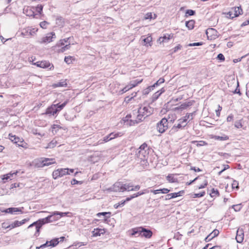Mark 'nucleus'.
<instances>
[{
	"mask_svg": "<svg viewBox=\"0 0 249 249\" xmlns=\"http://www.w3.org/2000/svg\"><path fill=\"white\" fill-rule=\"evenodd\" d=\"M233 11H229L227 13L228 17L233 18L234 17H237L243 13L242 9L241 7H235L232 8Z\"/></svg>",
	"mask_w": 249,
	"mask_h": 249,
	"instance_id": "9",
	"label": "nucleus"
},
{
	"mask_svg": "<svg viewBox=\"0 0 249 249\" xmlns=\"http://www.w3.org/2000/svg\"><path fill=\"white\" fill-rule=\"evenodd\" d=\"M74 172L73 169L68 168H60L54 170L53 172V178L56 179L59 178H61L66 175H70L71 173H72Z\"/></svg>",
	"mask_w": 249,
	"mask_h": 249,
	"instance_id": "5",
	"label": "nucleus"
},
{
	"mask_svg": "<svg viewBox=\"0 0 249 249\" xmlns=\"http://www.w3.org/2000/svg\"><path fill=\"white\" fill-rule=\"evenodd\" d=\"M101 158V157L98 154H94L92 155L90 158V161L93 163H95L98 161Z\"/></svg>",
	"mask_w": 249,
	"mask_h": 249,
	"instance_id": "29",
	"label": "nucleus"
},
{
	"mask_svg": "<svg viewBox=\"0 0 249 249\" xmlns=\"http://www.w3.org/2000/svg\"><path fill=\"white\" fill-rule=\"evenodd\" d=\"M57 143V142L56 140H52L50 143H49L46 147H45V148H53L54 147Z\"/></svg>",
	"mask_w": 249,
	"mask_h": 249,
	"instance_id": "39",
	"label": "nucleus"
},
{
	"mask_svg": "<svg viewBox=\"0 0 249 249\" xmlns=\"http://www.w3.org/2000/svg\"><path fill=\"white\" fill-rule=\"evenodd\" d=\"M142 40L144 43V45L147 46H151V44H150V43L151 42V41L152 40V38L151 36H148L146 37H145L144 38H143L142 39Z\"/></svg>",
	"mask_w": 249,
	"mask_h": 249,
	"instance_id": "32",
	"label": "nucleus"
},
{
	"mask_svg": "<svg viewBox=\"0 0 249 249\" xmlns=\"http://www.w3.org/2000/svg\"><path fill=\"white\" fill-rule=\"evenodd\" d=\"M67 85V83L66 81V80H62L59 82H57V83H55L53 85V87L54 88L56 87H66Z\"/></svg>",
	"mask_w": 249,
	"mask_h": 249,
	"instance_id": "30",
	"label": "nucleus"
},
{
	"mask_svg": "<svg viewBox=\"0 0 249 249\" xmlns=\"http://www.w3.org/2000/svg\"><path fill=\"white\" fill-rule=\"evenodd\" d=\"M151 192L155 195L158 194L159 193L167 194L170 192V190L167 188H163L155 190H151Z\"/></svg>",
	"mask_w": 249,
	"mask_h": 249,
	"instance_id": "24",
	"label": "nucleus"
},
{
	"mask_svg": "<svg viewBox=\"0 0 249 249\" xmlns=\"http://www.w3.org/2000/svg\"><path fill=\"white\" fill-rule=\"evenodd\" d=\"M74 60V58L71 56H65L64 58L65 62L68 64H70L72 63V61Z\"/></svg>",
	"mask_w": 249,
	"mask_h": 249,
	"instance_id": "38",
	"label": "nucleus"
},
{
	"mask_svg": "<svg viewBox=\"0 0 249 249\" xmlns=\"http://www.w3.org/2000/svg\"><path fill=\"white\" fill-rule=\"evenodd\" d=\"M124 192L125 191H132V188H133V185L130 183H126L124 184Z\"/></svg>",
	"mask_w": 249,
	"mask_h": 249,
	"instance_id": "37",
	"label": "nucleus"
},
{
	"mask_svg": "<svg viewBox=\"0 0 249 249\" xmlns=\"http://www.w3.org/2000/svg\"><path fill=\"white\" fill-rule=\"evenodd\" d=\"M106 232L105 230L104 229L97 228L94 229V231H92V233H105Z\"/></svg>",
	"mask_w": 249,
	"mask_h": 249,
	"instance_id": "43",
	"label": "nucleus"
},
{
	"mask_svg": "<svg viewBox=\"0 0 249 249\" xmlns=\"http://www.w3.org/2000/svg\"><path fill=\"white\" fill-rule=\"evenodd\" d=\"M183 124V123H180L179 122H178V124L177 125H175L173 126L172 129L174 130V131H177L178 129L184 127L187 124Z\"/></svg>",
	"mask_w": 249,
	"mask_h": 249,
	"instance_id": "36",
	"label": "nucleus"
},
{
	"mask_svg": "<svg viewBox=\"0 0 249 249\" xmlns=\"http://www.w3.org/2000/svg\"><path fill=\"white\" fill-rule=\"evenodd\" d=\"M173 36V34H167L164 35L162 37H160L159 38L158 41L160 42V43L163 42L164 41H168L170 38H171Z\"/></svg>",
	"mask_w": 249,
	"mask_h": 249,
	"instance_id": "26",
	"label": "nucleus"
},
{
	"mask_svg": "<svg viewBox=\"0 0 249 249\" xmlns=\"http://www.w3.org/2000/svg\"><path fill=\"white\" fill-rule=\"evenodd\" d=\"M154 17H153V14L152 13L149 12L146 14L145 15V19H151L152 18H156V15L155 14H154Z\"/></svg>",
	"mask_w": 249,
	"mask_h": 249,
	"instance_id": "44",
	"label": "nucleus"
},
{
	"mask_svg": "<svg viewBox=\"0 0 249 249\" xmlns=\"http://www.w3.org/2000/svg\"><path fill=\"white\" fill-rule=\"evenodd\" d=\"M210 195L212 197H215L219 196V193L217 189L212 188L211 192L210 193Z\"/></svg>",
	"mask_w": 249,
	"mask_h": 249,
	"instance_id": "34",
	"label": "nucleus"
},
{
	"mask_svg": "<svg viewBox=\"0 0 249 249\" xmlns=\"http://www.w3.org/2000/svg\"><path fill=\"white\" fill-rule=\"evenodd\" d=\"M67 103H68V102L66 101L61 105H59V104H55V105H56V106L55 107V109L56 110V113L58 112H59L60 110H61L66 105Z\"/></svg>",
	"mask_w": 249,
	"mask_h": 249,
	"instance_id": "31",
	"label": "nucleus"
},
{
	"mask_svg": "<svg viewBox=\"0 0 249 249\" xmlns=\"http://www.w3.org/2000/svg\"><path fill=\"white\" fill-rule=\"evenodd\" d=\"M131 117V115H127L123 119V121L124 123L126 124V125H129L130 126L133 125L135 124H137L135 122V120H130V118Z\"/></svg>",
	"mask_w": 249,
	"mask_h": 249,
	"instance_id": "17",
	"label": "nucleus"
},
{
	"mask_svg": "<svg viewBox=\"0 0 249 249\" xmlns=\"http://www.w3.org/2000/svg\"><path fill=\"white\" fill-rule=\"evenodd\" d=\"M23 13L27 16H35L34 12L29 7H27L26 8H24L23 9Z\"/></svg>",
	"mask_w": 249,
	"mask_h": 249,
	"instance_id": "25",
	"label": "nucleus"
},
{
	"mask_svg": "<svg viewBox=\"0 0 249 249\" xmlns=\"http://www.w3.org/2000/svg\"><path fill=\"white\" fill-rule=\"evenodd\" d=\"M164 82V79L163 78H160L157 82L155 83L153 86H154V87L156 86H158Z\"/></svg>",
	"mask_w": 249,
	"mask_h": 249,
	"instance_id": "52",
	"label": "nucleus"
},
{
	"mask_svg": "<svg viewBox=\"0 0 249 249\" xmlns=\"http://www.w3.org/2000/svg\"><path fill=\"white\" fill-rule=\"evenodd\" d=\"M142 81V79L139 80L136 79L134 81H132L130 82L129 84L130 87H131V89L136 86L138 84L141 83Z\"/></svg>",
	"mask_w": 249,
	"mask_h": 249,
	"instance_id": "35",
	"label": "nucleus"
},
{
	"mask_svg": "<svg viewBox=\"0 0 249 249\" xmlns=\"http://www.w3.org/2000/svg\"><path fill=\"white\" fill-rule=\"evenodd\" d=\"M161 95V92H160V91H157L155 92L152 96L153 100H157L159 97Z\"/></svg>",
	"mask_w": 249,
	"mask_h": 249,
	"instance_id": "53",
	"label": "nucleus"
},
{
	"mask_svg": "<svg viewBox=\"0 0 249 249\" xmlns=\"http://www.w3.org/2000/svg\"><path fill=\"white\" fill-rule=\"evenodd\" d=\"M109 138L111 139V140L119 136V134L118 133H111L109 135Z\"/></svg>",
	"mask_w": 249,
	"mask_h": 249,
	"instance_id": "60",
	"label": "nucleus"
},
{
	"mask_svg": "<svg viewBox=\"0 0 249 249\" xmlns=\"http://www.w3.org/2000/svg\"><path fill=\"white\" fill-rule=\"evenodd\" d=\"M37 31V29H36L35 28L27 27L22 30L21 34L24 37H29L34 36Z\"/></svg>",
	"mask_w": 249,
	"mask_h": 249,
	"instance_id": "8",
	"label": "nucleus"
},
{
	"mask_svg": "<svg viewBox=\"0 0 249 249\" xmlns=\"http://www.w3.org/2000/svg\"><path fill=\"white\" fill-rule=\"evenodd\" d=\"M168 123L167 120L165 118H162L157 124V130L160 133L164 132L168 127Z\"/></svg>",
	"mask_w": 249,
	"mask_h": 249,
	"instance_id": "6",
	"label": "nucleus"
},
{
	"mask_svg": "<svg viewBox=\"0 0 249 249\" xmlns=\"http://www.w3.org/2000/svg\"><path fill=\"white\" fill-rule=\"evenodd\" d=\"M65 42L64 41H63V39H60L57 43L56 44L53 46L54 50H56V48L57 47H60L62 46H64Z\"/></svg>",
	"mask_w": 249,
	"mask_h": 249,
	"instance_id": "47",
	"label": "nucleus"
},
{
	"mask_svg": "<svg viewBox=\"0 0 249 249\" xmlns=\"http://www.w3.org/2000/svg\"><path fill=\"white\" fill-rule=\"evenodd\" d=\"M96 216L100 218L101 216H103V220L105 221L107 220L108 218H109L111 216V213L110 212H102V213H99L96 214Z\"/></svg>",
	"mask_w": 249,
	"mask_h": 249,
	"instance_id": "20",
	"label": "nucleus"
},
{
	"mask_svg": "<svg viewBox=\"0 0 249 249\" xmlns=\"http://www.w3.org/2000/svg\"><path fill=\"white\" fill-rule=\"evenodd\" d=\"M193 101H189L182 104L180 106L174 108V110H182L185 109L193 105Z\"/></svg>",
	"mask_w": 249,
	"mask_h": 249,
	"instance_id": "14",
	"label": "nucleus"
},
{
	"mask_svg": "<svg viewBox=\"0 0 249 249\" xmlns=\"http://www.w3.org/2000/svg\"><path fill=\"white\" fill-rule=\"evenodd\" d=\"M124 184L121 182H117L114 184L111 189L114 192H124Z\"/></svg>",
	"mask_w": 249,
	"mask_h": 249,
	"instance_id": "13",
	"label": "nucleus"
},
{
	"mask_svg": "<svg viewBox=\"0 0 249 249\" xmlns=\"http://www.w3.org/2000/svg\"><path fill=\"white\" fill-rule=\"evenodd\" d=\"M136 94H137V93L135 92V93H132L131 97H130L129 96L126 97L124 98V102L127 104L129 102H130L132 100V99H133V98L134 97H135L136 96Z\"/></svg>",
	"mask_w": 249,
	"mask_h": 249,
	"instance_id": "40",
	"label": "nucleus"
},
{
	"mask_svg": "<svg viewBox=\"0 0 249 249\" xmlns=\"http://www.w3.org/2000/svg\"><path fill=\"white\" fill-rule=\"evenodd\" d=\"M132 233H142V232H145L146 233H153L152 231L150 230H147L142 227L133 228L132 229Z\"/></svg>",
	"mask_w": 249,
	"mask_h": 249,
	"instance_id": "12",
	"label": "nucleus"
},
{
	"mask_svg": "<svg viewBox=\"0 0 249 249\" xmlns=\"http://www.w3.org/2000/svg\"><path fill=\"white\" fill-rule=\"evenodd\" d=\"M130 89H131V87H130L129 85L126 86L124 88H123L122 89V90H121L122 93H124L126 92L127 91L129 90Z\"/></svg>",
	"mask_w": 249,
	"mask_h": 249,
	"instance_id": "59",
	"label": "nucleus"
},
{
	"mask_svg": "<svg viewBox=\"0 0 249 249\" xmlns=\"http://www.w3.org/2000/svg\"><path fill=\"white\" fill-rule=\"evenodd\" d=\"M4 212L6 213L14 214L16 212H21L22 211L20 208L13 207L6 209Z\"/></svg>",
	"mask_w": 249,
	"mask_h": 249,
	"instance_id": "21",
	"label": "nucleus"
},
{
	"mask_svg": "<svg viewBox=\"0 0 249 249\" xmlns=\"http://www.w3.org/2000/svg\"><path fill=\"white\" fill-rule=\"evenodd\" d=\"M206 34L208 38L213 39L215 38L217 36V31L213 28H209L206 31Z\"/></svg>",
	"mask_w": 249,
	"mask_h": 249,
	"instance_id": "11",
	"label": "nucleus"
},
{
	"mask_svg": "<svg viewBox=\"0 0 249 249\" xmlns=\"http://www.w3.org/2000/svg\"><path fill=\"white\" fill-rule=\"evenodd\" d=\"M153 112V108L149 106L141 107L138 110V115L135 120L136 123L142 121L146 117L151 115Z\"/></svg>",
	"mask_w": 249,
	"mask_h": 249,
	"instance_id": "3",
	"label": "nucleus"
},
{
	"mask_svg": "<svg viewBox=\"0 0 249 249\" xmlns=\"http://www.w3.org/2000/svg\"><path fill=\"white\" fill-rule=\"evenodd\" d=\"M195 21L194 20H190L189 21H186L185 23L186 26L189 30H192L194 27Z\"/></svg>",
	"mask_w": 249,
	"mask_h": 249,
	"instance_id": "33",
	"label": "nucleus"
},
{
	"mask_svg": "<svg viewBox=\"0 0 249 249\" xmlns=\"http://www.w3.org/2000/svg\"><path fill=\"white\" fill-rule=\"evenodd\" d=\"M186 14L189 16H193L195 14V11L193 10H187Z\"/></svg>",
	"mask_w": 249,
	"mask_h": 249,
	"instance_id": "64",
	"label": "nucleus"
},
{
	"mask_svg": "<svg viewBox=\"0 0 249 249\" xmlns=\"http://www.w3.org/2000/svg\"><path fill=\"white\" fill-rule=\"evenodd\" d=\"M10 139L15 143H18V140H19V138L17 137L16 136L12 135L11 134H9Z\"/></svg>",
	"mask_w": 249,
	"mask_h": 249,
	"instance_id": "46",
	"label": "nucleus"
},
{
	"mask_svg": "<svg viewBox=\"0 0 249 249\" xmlns=\"http://www.w3.org/2000/svg\"><path fill=\"white\" fill-rule=\"evenodd\" d=\"M244 234H236L235 239L238 243H241L244 240Z\"/></svg>",
	"mask_w": 249,
	"mask_h": 249,
	"instance_id": "42",
	"label": "nucleus"
},
{
	"mask_svg": "<svg viewBox=\"0 0 249 249\" xmlns=\"http://www.w3.org/2000/svg\"><path fill=\"white\" fill-rule=\"evenodd\" d=\"M218 234H214L213 236H211V234H209L205 238V241L206 242H209L213 238H214L215 237L217 236Z\"/></svg>",
	"mask_w": 249,
	"mask_h": 249,
	"instance_id": "54",
	"label": "nucleus"
},
{
	"mask_svg": "<svg viewBox=\"0 0 249 249\" xmlns=\"http://www.w3.org/2000/svg\"><path fill=\"white\" fill-rule=\"evenodd\" d=\"M56 37L55 34L54 32L48 33L45 37L41 38L39 41L40 43H50L53 41V38Z\"/></svg>",
	"mask_w": 249,
	"mask_h": 249,
	"instance_id": "10",
	"label": "nucleus"
},
{
	"mask_svg": "<svg viewBox=\"0 0 249 249\" xmlns=\"http://www.w3.org/2000/svg\"><path fill=\"white\" fill-rule=\"evenodd\" d=\"M149 153V148L145 143L142 144L136 152V157L137 160L143 166H147L148 164L147 158Z\"/></svg>",
	"mask_w": 249,
	"mask_h": 249,
	"instance_id": "2",
	"label": "nucleus"
},
{
	"mask_svg": "<svg viewBox=\"0 0 249 249\" xmlns=\"http://www.w3.org/2000/svg\"><path fill=\"white\" fill-rule=\"evenodd\" d=\"M64 24V19L62 17H57L56 18V24L58 26L63 27Z\"/></svg>",
	"mask_w": 249,
	"mask_h": 249,
	"instance_id": "27",
	"label": "nucleus"
},
{
	"mask_svg": "<svg viewBox=\"0 0 249 249\" xmlns=\"http://www.w3.org/2000/svg\"><path fill=\"white\" fill-rule=\"evenodd\" d=\"M208 184V182L206 180H205L204 181V183L203 184H201L200 185H199L198 187V188L199 189H202V188H205Z\"/></svg>",
	"mask_w": 249,
	"mask_h": 249,
	"instance_id": "63",
	"label": "nucleus"
},
{
	"mask_svg": "<svg viewBox=\"0 0 249 249\" xmlns=\"http://www.w3.org/2000/svg\"><path fill=\"white\" fill-rule=\"evenodd\" d=\"M40 68H48L50 67V69L51 70L52 68H53V64H51L49 61H42L39 63Z\"/></svg>",
	"mask_w": 249,
	"mask_h": 249,
	"instance_id": "19",
	"label": "nucleus"
},
{
	"mask_svg": "<svg viewBox=\"0 0 249 249\" xmlns=\"http://www.w3.org/2000/svg\"><path fill=\"white\" fill-rule=\"evenodd\" d=\"M205 194V192H201L200 193H196V194H195L194 195V197L195 198V197H202V196H203Z\"/></svg>",
	"mask_w": 249,
	"mask_h": 249,
	"instance_id": "58",
	"label": "nucleus"
},
{
	"mask_svg": "<svg viewBox=\"0 0 249 249\" xmlns=\"http://www.w3.org/2000/svg\"><path fill=\"white\" fill-rule=\"evenodd\" d=\"M101 234H92L90 236H89V241L90 242H92L95 239H94V238L98 236H100Z\"/></svg>",
	"mask_w": 249,
	"mask_h": 249,
	"instance_id": "57",
	"label": "nucleus"
},
{
	"mask_svg": "<svg viewBox=\"0 0 249 249\" xmlns=\"http://www.w3.org/2000/svg\"><path fill=\"white\" fill-rule=\"evenodd\" d=\"M166 196H167V197L165 199L167 200V199H172L173 198H175L176 195L175 194V193H171V194H167Z\"/></svg>",
	"mask_w": 249,
	"mask_h": 249,
	"instance_id": "56",
	"label": "nucleus"
},
{
	"mask_svg": "<svg viewBox=\"0 0 249 249\" xmlns=\"http://www.w3.org/2000/svg\"><path fill=\"white\" fill-rule=\"evenodd\" d=\"M231 186H232V188H238V182L236 180H233V182L231 184Z\"/></svg>",
	"mask_w": 249,
	"mask_h": 249,
	"instance_id": "62",
	"label": "nucleus"
},
{
	"mask_svg": "<svg viewBox=\"0 0 249 249\" xmlns=\"http://www.w3.org/2000/svg\"><path fill=\"white\" fill-rule=\"evenodd\" d=\"M154 86H151L148 87L146 89H145L144 93L148 94L151 90L154 89Z\"/></svg>",
	"mask_w": 249,
	"mask_h": 249,
	"instance_id": "61",
	"label": "nucleus"
},
{
	"mask_svg": "<svg viewBox=\"0 0 249 249\" xmlns=\"http://www.w3.org/2000/svg\"><path fill=\"white\" fill-rule=\"evenodd\" d=\"M40 26L43 29H46L49 23L46 21H42L40 23Z\"/></svg>",
	"mask_w": 249,
	"mask_h": 249,
	"instance_id": "50",
	"label": "nucleus"
},
{
	"mask_svg": "<svg viewBox=\"0 0 249 249\" xmlns=\"http://www.w3.org/2000/svg\"><path fill=\"white\" fill-rule=\"evenodd\" d=\"M26 219L22 220L21 221H15L12 224H9L7 222H4L2 224V227L4 229H9V230L12 229L15 227H18L22 224H24Z\"/></svg>",
	"mask_w": 249,
	"mask_h": 249,
	"instance_id": "7",
	"label": "nucleus"
},
{
	"mask_svg": "<svg viewBox=\"0 0 249 249\" xmlns=\"http://www.w3.org/2000/svg\"><path fill=\"white\" fill-rule=\"evenodd\" d=\"M234 126L237 128H242L243 126V125L242 124V122L241 120L237 121L235 122Z\"/></svg>",
	"mask_w": 249,
	"mask_h": 249,
	"instance_id": "49",
	"label": "nucleus"
},
{
	"mask_svg": "<svg viewBox=\"0 0 249 249\" xmlns=\"http://www.w3.org/2000/svg\"><path fill=\"white\" fill-rule=\"evenodd\" d=\"M65 239L64 236L60 238H55L50 241H47L45 243L41 245L39 247H36V249H48V248L54 247L57 245L59 243L62 242Z\"/></svg>",
	"mask_w": 249,
	"mask_h": 249,
	"instance_id": "4",
	"label": "nucleus"
},
{
	"mask_svg": "<svg viewBox=\"0 0 249 249\" xmlns=\"http://www.w3.org/2000/svg\"><path fill=\"white\" fill-rule=\"evenodd\" d=\"M42 163L43 164V166H48L51 164L55 163L54 159H49V158H43Z\"/></svg>",
	"mask_w": 249,
	"mask_h": 249,
	"instance_id": "22",
	"label": "nucleus"
},
{
	"mask_svg": "<svg viewBox=\"0 0 249 249\" xmlns=\"http://www.w3.org/2000/svg\"><path fill=\"white\" fill-rule=\"evenodd\" d=\"M167 180L170 182H175L176 179L173 177V174H169L166 177Z\"/></svg>",
	"mask_w": 249,
	"mask_h": 249,
	"instance_id": "48",
	"label": "nucleus"
},
{
	"mask_svg": "<svg viewBox=\"0 0 249 249\" xmlns=\"http://www.w3.org/2000/svg\"><path fill=\"white\" fill-rule=\"evenodd\" d=\"M231 208L233 209L235 212H239L242 208V204L240 203L236 205H233L231 206Z\"/></svg>",
	"mask_w": 249,
	"mask_h": 249,
	"instance_id": "41",
	"label": "nucleus"
},
{
	"mask_svg": "<svg viewBox=\"0 0 249 249\" xmlns=\"http://www.w3.org/2000/svg\"><path fill=\"white\" fill-rule=\"evenodd\" d=\"M35 9L37 12H38L39 14H41L43 9V5H38L36 7H35Z\"/></svg>",
	"mask_w": 249,
	"mask_h": 249,
	"instance_id": "51",
	"label": "nucleus"
},
{
	"mask_svg": "<svg viewBox=\"0 0 249 249\" xmlns=\"http://www.w3.org/2000/svg\"><path fill=\"white\" fill-rule=\"evenodd\" d=\"M228 139H229V137L227 136H224L223 137L216 136V138H215V139H216L217 140H220V141H225V140H227Z\"/></svg>",
	"mask_w": 249,
	"mask_h": 249,
	"instance_id": "55",
	"label": "nucleus"
},
{
	"mask_svg": "<svg viewBox=\"0 0 249 249\" xmlns=\"http://www.w3.org/2000/svg\"><path fill=\"white\" fill-rule=\"evenodd\" d=\"M18 172L16 171L14 173H9L7 174L4 175L2 176V179L3 180L4 182L7 181L8 179H12L14 177H16Z\"/></svg>",
	"mask_w": 249,
	"mask_h": 249,
	"instance_id": "16",
	"label": "nucleus"
},
{
	"mask_svg": "<svg viewBox=\"0 0 249 249\" xmlns=\"http://www.w3.org/2000/svg\"><path fill=\"white\" fill-rule=\"evenodd\" d=\"M56 105L53 104L52 105L51 107H48L46 109V111L45 114L48 115L49 116L54 115L56 113L55 107Z\"/></svg>",
	"mask_w": 249,
	"mask_h": 249,
	"instance_id": "15",
	"label": "nucleus"
},
{
	"mask_svg": "<svg viewBox=\"0 0 249 249\" xmlns=\"http://www.w3.org/2000/svg\"><path fill=\"white\" fill-rule=\"evenodd\" d=\"M43 161V158L39 159H36L33 162V165L35 168H42L43 166V164L42 163Z\"/></svg>",
	"mask_w": 249,
	"mask_h": 249,
	"instance_id": "18",
	"label": "nucleus"
},
{
	"mask_svg": "<svg viewBox=\"0 0 249 249\" xmlns=\"http://www.w3.org/2000/svg\"><path fill=\"white\" fill-rule=\"evenodd\" d=\"M69 213V212H52V214L47 217L44 218L39 219L37 221L31 224L28 227V229H30L35 227L36 229V233H38L40 231V229L43 225L57 220L61 217L67 215Z\"/></svg>",
	"mask_w": 249,
	"mask_h": 249,
	"instance_id": "1",
	"label": "nucleus"
},
{
	"mask_svg": "<svg viewBox=\"0 0 249 249\" xmlns=\"http://www.w3.org/2000/svg\"><path fill=\"white\" fill-rule=\"evenodd\" d=\"M148 191L147 189H145L144 190H143L142 191V192H138L136 194H133L132 196H133V198H135V197H138L140 196H141L145 193H148Z\"/></svg>",
	"mask_w": 249,
	"mask_h": 249,
	"instance_id": "45",
	"label": "nucleus"
},
{
	"mask_svg": "<svg viewBox=\"0 0 249 249\" xmlns=\"http://www.w3.org/2000/svg\"><path fill=\"white\" fill-rule=\"evenodd\" d=\"M11 240V238L9 236H5L2 238L0 239V243L3 245H7Z\"/></svg>",
	"mask_w": 249,
	"mask_h": 249,
	"instance_id": "28",
	"label": "nucleus"
},
{
	"mask_svg": "<svg viewBox=\"0 0 249 249\" xmlns=\"http://www.w3.org/2000/svg\"><path fill=\"white\" fill-rule=\"evenodd\" d=\"M193 113H188L183 118L179 119L178 121L180 123H183L186 124V123L188 119H193Z\"/></svg>",
	"mask_w": 249,
	"mask_h": 249,
	"instance_id": "23",
	"label": "nucleus"
}]
</instances>
